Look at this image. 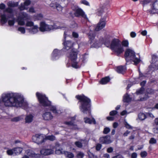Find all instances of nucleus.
<instances>
[{
	"label": "nucleus",
	"instance_id": "obj_1",
	"mask_svg": "<svg viewBox=\"0 0 158 158\" xmlns=\"http://www.w3.org/2000/svg\"><path fill=\"white\" fill-rule=\"evenodd\" d=\"M4 103L6 107H21L24 101L23 97L19 95H15L13 93H7L2 95L0 99Z\"/></svg>",
	"mask_w": 158,
	"mask_h": 158
},
{
	"label": "nucleus",
	"instance_id": "obj_2",
	"mask_svg": "<svg viewBox=\"0 0 158 158\" xmlns=\"http://www.w3.org/2000/svg\"><path fill=\"white\" fill-rule=\"evenodd\" d=\"M75 98L78 100L79 109L81 112L84 114H91V101L90 98L83 94L77 95Z\"/></svg>",
	"mask_w": 158,
	"mask_h": 158
},
{
	"label": "nucleus",
	"instance_id": "obj_3",
	"mask_svg": "<svg viewBox=\"0 0 158 158\" xmlns=\"http://www.w3.org/2000/svg\"><path fill=\"white\" fill-rule=\"evenodd\" d=\"M36 96L40 105L44 107H50V110L54 114H58V110H57L56 107L54 106H51V102L45 94L37 92Z\"/></svg>",
	"mask_w": 158,
	"mask_h": 158
},
{
	"label": "nucleus",
	"instance_id": "obj_4",
	"mask_svg": "<svg viewBox=\"0 0 158 158\" xmlns=\"http://www.w3.org/2000/svg\"><path fill=\"white\" fill-rule=\"evenodd\" d=\"M70 44L68 41H65L63 43L64 47L62 49L59 50L57 49H55L54 50L52 53V59L53 60H56L63 55H67L71 48L70 45H69Z\"/></svg>",
	"mask_w": 158,
	"mask_h": 158
},
{
	"label": "nucleus",
	"instance_id": "obj_5",
	"mask_svg": "<svg viewBox=\"0 0 158 158\" xmlns=\"http://www.w3.org/2000/svg\"><path fill=\"white\" fill-rule=\"evenodd\" d=\"M110 48L113 52L116 53V55L118 56H120L124 51L123 48L121 44V41L118 39L114 38L112 40L110 44Z\"/></svg>",
	"mask_w": 158,
	"mask_h": 158
},
{
	"label": "nucleus",
	"instance_id": "obj_6",
	"mask_svg": "<svg viewBox=\"0 0 158 158\" xmlns=\"http://www.w3.org/2000/svg\"><path fill=\"white\" fill-rule=\"evenodd\" d=\"M56 28L54 24L53 25L46 24L44 22H41L40 23V30L41 32L49 31Z\"/></svg>",
	"mask_w": 158,
	"mask_h": 158
},
{
	"label": "nucleus",
	"instance_id": "obj_7",
	"mask_svg": "<svg viewBox=\"0 0 158 158\" xmlns=\"http://www.w3.org/2000/svg\"><path fill=\"white\" fill-rule=\"evenodd\" d=\"M135 52L132 50L128 48L126 49L124 54L125 59L127 62L131 61V59L135 57Z\"/></svg>",
	"mask_w": 158,
	"mask_h": 158
},
{
	"label": "nucleus",
	"instance_id": "obj_8",
	"mask_svg": "<svg viewBox=\"0 0 158 158\" xmlns=\"http://www.w3.org/2000/svg\"><path fill=\"white\" fill-rule=\"evenodd\" d=\"M32 140L33 141L38 144H40L44 143L46 139L44 138L41 134H36L32 136Z\"/></svg>",
	"mask_w": 158,
	"mask_h": 158
},
{
	"label": "nucleus",
	"instance_id": "obj_9",
	"mask_svg": "<svg viewBox=\"0 0 158 158\" xmlns=\"http://www.w3.org/2000/svg\"><path fill=\"white\" fill-rule=\"evenodd\" d=\"M99 141L100 143L104 144H109L111 142L110 139V136L108 135L100 137Z\"/></svg>",
	"mask_w": 158,
	"mask_h": 158
},
{
	"label": "nucleus",
	"instance_id": "obj_10",
	"mask_svg": "<svg viewBox=\"0 0 158 158\" xmlns=\"http://www.w3.org/2000/svg\"><path fill=\"white\" fill-rule=\"evenodd\" d=\"M74 15L76 17L81 16L84 19H87V16L85 14L84 11L81 8H80L74 12Z\"/></svg>",
	"mask_w": 158,
	"mask_h": 158
},
{
	"label": "nucleus",
	"instance_id": "obj_11",
	"mask_svg": "<svg viewBox=\"0 0 158 158\" xmlns=\"http://www.w3.org/2000/svg\"><path fill=\"white\" fill-rule=\"evenodd\" d=\"M106 24V22L105 21H103V19H101L100 22L95 28V30L96 31H98L102 29L105 27Z\"/></svg>",
	"mask_w": 158,
	"mask_h": 158
},
{
	"label": "nucleus",
	"instance_id": "obj_12",
	"mask_svg": "<svg viewBox=\"0 0 158 158\" xmlns=\"http://www.w3.org/2000/svg\"><path fill=\"white\" fill-rule=\"evenodd\" d=\"M152 61L154 63V64L153 65V68L154 70L158 69V57L155 55L152 56Z\"/></svg>",
	"mask_w": 158,
	"mask_h": 158
},
{
	"label": "nucleus",
	"instance_id": "obj_13",
	"mask_svg": "<svg viewBox=\"0 0 158 158\" xmlns=\"http://www.w3.org/2000/svg\"><path fill=\"white\" fill-rule=\"evenodd\" d=\"M40 153L41 155L44 156H48L53 154V151L51 149L42 148L40 151Z\"/></svg>",
	"mask_w": 158,
	"mask_h": 158
},
{
	"label": "nucleus",
	"instance_id": "obj_14",
	"mask_svg": "<svg viewBox=\"0 0 158 158\" xmlns=\"http://www.w3.org/2000/svg\"><path fill=\"white\" fill-rule=\"evenodd\" d=\"M70 53L69 58L71 60H77V55L78 52L76 51H75L73 50H71V48L69 49V52L67 53Z\"/></svg>",
	"mask_w": 158,
	"mask_h": 158
},
{
	"label": "nucleus",
	"instance_id": "obj_15",
	"mask_svg": "<svg viewBox=\"0 0 158 158\" xmlns=\"http://www.w3.org/2000/svg\"><path fill=\"white\" fill-rule=\"evenodd\" d=\"M27 154L29 156L35 158H40V155L38 153H35L34 152L31 150L27 151Z\"/></svg>",
	"mask_w": 158,
	"mask_h": 158
},
{
	"label": "nucleus",
	"instance_id": "obj_16",
	"mask_svg": "<svg viewBox=\"0 0 158 158\" xmlns=\"http://www.w3.org/2000/svg\"><path fill=\"white\" fill-rule=\"evenodd\" d=\"M42 117L45 120H50L52 119L53 116L50 112H46L42 115Z\"/></svg>",
	"mask_w": 158,
	"mask_h": 158
},
{
	"label": "nucleus",
	"instance_id": "obj_17",
	"mask_svg": "<svg viewBox=\"0 0 158 158\" xmlns=\"http://www.w3.org/2000/svg\"><path fill=\"white\" fill-rule=\"evenodd\" d=\"M126 70L125 67L122 65L117 66L116 69L117 72L119 73L123 74L126 72Z\"/></svg>",
	"mask_w": 158,
	"mask_h": 158
},
{
	"label": "nucleus",
	"instance_id": "obj_18",
	"mask_svg": "<svg viewBox=\"0 0 158 158\" xmlns=\"http://www.w3.org/2000/svg\"><path fill=\"white\" fill-rule=\"evenodd\" d=\"M84 122L86 123H88L89 124H91L93 123L94 124H96V122L95 119L92 118L91 119L88 117H85L84 118Z\"/></svg>",
	"mask_w": 158,
	"mask_h": 158
},
{
	"label": "nucleus",
	"instance_id": "obj_19",
	"mask_svg": "<svg viewBox=\"0 0 158 158\" xmlns=\"http://www.w3.org/2000/svg\"><path fill=\"white\" fill-rule=\"evenodd\" d=\"M77 60H71V66L75 69H79L81 67V65L79 64L78 62L76 61Z\"/></svg>",
	"mask_w": 158,
	"mask_h": 158
},
{
	"label": "nucleus",
	"instance_id": "obj_20",
	"mask_svg": "<svg viewBox=\"0 0 158 158\" xmlns=\"http://www.w3.org/2000/svg\"><path fill=\"white\" fill-rule=\"evenodd\" d=\"M96 35L94 31H90L88 34V37L89 40L90 41V43L91 44L92 41L94 40Z\"/></svg>",
	"mask_w": 158,
	"mask_h": 158
},
{
	"label": "nucleus",
	"instance_id": "obj_21",
	"mask_svg": "<svg viewBox=\"0 0 158 158\" xmlns=\"http://www.w3.org/2000/svg\"><path fill=\"white\" fill-rule=\"evenodd\" d=\"M110 80V78L109 77H106L102 78L100 82V83L102 84H106L109 82Z\"/></svg>",
	"mask_w": 158,
	"mask_h": 158
},
{
	"label": "nucleus",
	"instance_id": "obj_22",
	"mask_svg": "<svg viewBox=\"0 0 158 158\" xmlns=\"http://www.w3.org/2000/svg\"><path fill=\"white\" fill-rule=\"evenodd\" d=\"M141 61V60L140 59V57H139V58L136 57L135 54V57H134L133 59H131V61L129 62H131V61H133L134 62V64L136 65L138 64Z\"/></svg>",
	"mask_w": 158,
	"mask_h": 158
},
{
	"label": "nucleus",
	"instance_id": "obj_23",
	"mask_svg": "<svg viewBox=\"0 0 158 158\" xmlns=\"http://www.w3.org/2000/svg\"><path fill=\"white\" fill-rule=\"evenodd\" d=\"M64 154L65 157L68 158H73L74 157V155L72 153L67 151H64Z\"/></svg>",
	"mask_w": 158,
	"mask_h": 158
},
{
	"label": "nucleus",
	"instance_id": "obj_24",
	"mask_svg": "<svg viewBox=\"0 0 158 158\" xmlns=\"http://www.w3.org/2000/svg\"><path fill=\"white\" fill-rule=\"evenodd\" d=\"M14 153L16 155L19 154L22 151L23 148L20 147H16L13 148Z\"/></svg>",
	"mask_w": 158,
	"mask_h": 158
},
{
	"label": "nucleus",
	"instance_id": "obj_25",
	"mask_svg": "<svg viewBox=\"0 0 158 158\" xmlns=\"http://www.w3.org/2000/svg\"><path fill=\"white\" fill-rule=\"evenodd\" d=\"M1 22L2 24H4L6 23L8 21V18L6 17V15L5 14L1 15Z\"/></svg>",
	"mask_w": 158,
	"mask_h": 158
},
{
	"label": "nucleus",
	"instance_id": "obj_26",
	"mask_svg": "<svg viewBox=\"0 0 158 158\" xmlns=\"http://www.w3.org/2000/svg\"><path fill=\"white\" fill-rule=\"evenodd\" d=\"M131 100V98L129 95L126 94L123 97V101L125 102H129Z\"/></svg>",
	"mask_w": 158,
	"mask_h": 158
},
{
	"label": "nucleus",
	"instance_id": "obj_27",
	"mask_svg": "<svg viewBox=\"0 0 158 158\" xmlns=\"http://www.w3.org/2000/svg\"><path fill=\"white\" fill-rule=\"evenodd\" d=\"M139 118L141 120H143L145 119L147 117L146 114L142 113H140L138 115Z\"/></svg>",
	"mask_w": 158,
	"mask_h": 158
},
{
	"label": "nucleus",
	"instance_id": "obj_28",
	"mask_svg": "<svg viewBox=\"0 0 158 158\" xmlns=\"http://www.w3.org/2000/svg\"><path fill=\"white\" fill-rule=\"evenodd\" d=\"M33 116L31 114L27 116L25 118V121L26 123H31L33 120Z\"/></svg>",
	"mask_w": 158,
	"mask_h": 158
},
{
	"label": "nucleus",
	"instance_id": "obj_29",
	"mask_svg": "<svg viewBox=\"0 0 158 158\" xmlns=\"http://www.w3.org/2000/svg\"><path fill=\"white\" fill-rule=\"evenodd\" d=\"M129 42L127 40H123L121 42V44L123 47H127L129 46Z\"/></svg>",
	"mask_w": 158,
	"mask_h": 158
},
{
	"label": "nucleus",
	"instance_id": "obj_30",
	"mask_svg": "<svg viewBox=\"0 0 158 158\" xmlns=\"http://www.w3.org/2000/svg\"><path fill=\"white\" fill-rule=\"evenodd\" d=\"M38 27L37 25L34 26L33 27L31 30L30 31L33 34H35L38 31Z\"/></svg>",
	"mask_w": 158,
	"mask_h": 158
},
{
	"label": "nucleus",
	"instance_id": "obj_31",
	"mask_svg": "<svg viewBox=\"0 0 158 158\" xmlns=\"http://www.w3.org/2000/svg\"><path fill=\"white\" fill-rule=\"evenodd\" d=\"M146 92L149 94L152 95L154 94L155 90L152 88H148L147 89Z\"/></svg>",
	"mask_w": 158,
	"mask_h": 158
},
{
	"label": "nucleus",
	"instance_id": "obj_32",
	"mask_svg": "<svg viewBox=\"0 0 158 158\" xmlns=\"http://www.w3.org/2000/svg\"><path fill=\"white\" fill-rule=\"evenodd\" d=\"M27 15L26 14H23L20 15L18 19L21 20H25L27 19Z\"/></svg>",
	"mask_w": 158,
	"mask_h": 158
},
{
	"label": "nucleus",
	"instance_id": "obj_33",
	"mask_svg": "<svg viewBox=\"0 0 158 158\" xmlns=\"http://www.w3.org/2000/svg\"><path fill=\"white\" fill-rule=\"evenodd\" d=\"M145 90L144 88L141 87L139 90H137L136 91V94H142Z\"/></svg>",
	"mask_w": 158,
	"mask_h": 158
},
{
	"label": "nucleus",
	"instance_id": "obj_34",
	"mask_svg": "<svg viewBox=\"0 0 158 158\" xmlns=\"http://www.w3.org/2000/svg\"><path fill=\"white\" fill-rule=\"evenodd\" d=\"M45 138L46 139V140L48 139L51 141H53L55 139V136L52 135L46 137Z\"/></svg>",
	"mask_w": 158,
	"mask_h": 158
},
{
	"label": "nucleus",
	"instance_id": "obj_35",
	"mask_svg": "<svg viewBox=\"0 0 158 158\" xmlns=\"http://www.w3.org/2000/svg\"><path fill=\"white\" fill-rule=\"evenodd\" d=\"M64 124L69 126H75V124L74 123V122L72 121H71L69 122L65 121L64 122Z\"/></svg>",
	"mask_w": 158,
	"mask_h": 158
},
{
	"label": "nucleus",
	"instance_id": "obj_36",
	"mask_svg": "<svg viewBox=\"0 0 158 158\" xmlns=\"http://www.w3.org/2000/svg\"><path fill=\"white\" fill-rule=\"evenodd\" d=\"M75 145L78 148H81L82 147L83 145L82 143L79 141H76L75 142Z\"/></svg>",
	"mask_w": 158,
	"mask_h": 158
},
{
	"label": "nucleus",
	"instance_id": "obj_37",
	"mask_svg": "<svg viewBox=\"0 0 158 158\" xmlns=\"http://www.w3.org/2000/svg\"><path fill=\"white\" fill-rule=\"evenodd\" d=\"M110 44L111 43L109 40L107 39L105 40L104 44L106 47H108L110 46Z\"/></svg>",
	"mask_w": 158,
	"mask_h": 158
},
{
	"label": "nucleus",
	"instance_id": "obj_38",
	"mask_svg": "<svg viewBox=\"0 0 158 158\" xmlns=\"http://www.w3.org/2000/svg\"><path fill=\"white\" fill-rule=\"evenodd\" d=\"M110 131V129L108 127H106L104 128L103 133L104 134H108Z\"/></svg>",
	"mask_w": 158,
	"mask_h": 158
},
{
	"label": "nucleus",
	"instance_id": "obj_39",
	"mask_svg": "<svg viewBox=\"0 0 158 158\" xmlns=\"http://www.w3.org/2000/svg\"><path fill=\"white\" fill-rule=\"evenodd\" d=\"M104 12V10L102 8H100L98 10L97 15L99 16H101Z\"/></svg>",
	"mask_w": 158,
	"mask_h": 158
},
{
	"label": "nucleus",
	"instance_id": "obj_40",
	"mask_svg": "<svg viewBox=\"0 0 158 158\" xmlns=\"http://www.w3.org/2000/svg\"><path fill=\"white\" fill-rule=\"evenodd\" d=\"M148 94L146 92L145 94V96L143 98H140V101H145L147 100V99H148L149 97L148 95Z\"/></svg>",
	"mask_w": 158,
	"mask_h": 158
},
{
	"label": "nucleus",
	"instance_id": "obj_41",
	"mask_svg": "<svg viewBox=\"0 0 158 158\" xmlns=\"http://www.w3.org/2000/svg\"><path fill=\"white\" fill-rule=\"evenodd\" d=\"M56 9L58 11H61L63 9V7H62L60 4L57 3Z\"/></svg>",
	"mask_w": 158,
	"mask_h": 158
},
{
	"label": "nucleus",
	"instance_id": "obj_42",
	"mask_svg": "<svg viewBox=\"0 0 158 158\" xmlns=\"http://www.w3.org/2000/svg\"><path fill=\"white\" fill-rule=\"evenodd\" d=\"M156 143V140L154 138H152L149 141V143L151 144H155Z\"/></svg>",
	"mask_w": 158,
	"mask_h": 158
},
{
	"label": "nucleus",
	"instance_id": "obj_43",
	"mask_svg": "<svg viewBox=\"0 0 158 158\" xmlns=\"http://www.w3.org/2000/svg\"><path fill=\"white\" fill-rule=\"evenodd\" d=\"M147 153L145 151L141 152L140 153L141 156L142 158L145 157L147 156Z\"/></svg>",
	"mask_w": 158,
	"mask_h": 158
},
{
	"label": "nucleus",
	"instance_id": "obj_44",
	"mask_svg": "<svg viewBox=\"0 0 158 158\" xmlns=\"http://www.w3.org/2000/svg\"><path fill=\"white\" fill-rule=\"evenodd\" d=\"M18 24L19 25L21 26H23L25 25V23L24 20H21L18 19Z\"/></svg>",
	"mask_w": 158,
	"mask_h": 158
},
{
	"label": "nucleus",
	"instance_id": "obj_45",
	"mask_svg": "<svg viewBox=\"0 0 158 158\" xmlns=\"http://www.w3.org/2000/svg\"><path fill=\"white\" fill-rule=\"evenodd\" d=\"M102 147V145L101 144L98 143L96 144L95 149L97 151H99L100 150Z\"/></svg>",
	"mask_w": 158,
	"mask_h": 158
},
{
	"label": "nucleus",
	"instance_id": "obj_46",
	"mask_svg": "<svg viewBox=\"0 0 158 158\" xmlns=\"http://www.w3.org/2000/svg\"><path fill=\"white\" fill-rule=\"evenodd\" d=\"M15 23V19L13 18L12 20H9L8 21V23L9 25L12 26L14 25Z\"/></svg>",
	"mask_w": 158,
	"mask_h": 158
},
{
	"label": "nucleus",
	"instance_id": "obj_47",
	"mask_svg": "<svg viewBox=\"0 0 158 158\" xmlns=\"http://www.w3.org/2000/svg\"><path fill=\"white\" fill-rule=\"evenodd\" d=\"M18 5V3H12V2H10L8 4V6L9 7H15L17 6Z\"/></svg>",
	"mask_w": 158,
	"mask_h": 158
},
{
	"label": "nucleus",
	"instance_id": "obj_48",
	"mask_svg": "<svg viewBox=\"0 0 158 158\" xmlns=\"http://www.w3.org/2000/svg\"><path fill=\"white\" fill-rule=\"evenodd\" d=\"M18 30L20 31L23 34H24L25 33V29L24 27H19L18 28Z\"/></svg>",
	"mask_w": 158,
	"mask_h": 158
},
{
	"label": "nucleus",
	"instance_id": "obj_49",
	"mask_svg": "<svg viewBox=\"0 0 158 158\" xmlns=\"http://www.w3.org/2000/svg\"><path fill=\"white\" fill-rule=\"evenodd\" d=\"M5 12H7L10 14H12L13 13V10L11 8L8 7L5 9Z\"/></svg>",
	"mask_w": 158,
	"mask_h": 158
},
{
	"label": "nucleus",
	"instance_id": "obj_50",
	"mask_svg": "<svg viewBox=\"0 0 158 158\" xmlns=\"http://www.w3.org/2000/svg\"><path fill=\"white\" fill-rule=\"evenodd\" d=\"M118 113V112L116 110H113L111 111L109 113V114L111 116H114L116 115Z\"/></svg>",
	"mask_w": 158,
	"mask_h": 158
},
{
	"label": "nucleus",
	"instance_id": "obj_51",
	"mask_svg": "<svg viewBox=\"0 0 158 158\" xmlns=\"http://www.w3.org/2000/svg\"><path fill=\"white\" fill-rule=\"evenodd\" d=\"M27 27H32L34 26V23L32 21H27L26 24Z\"/></svg>",
	"mask_w": 158,
	"mask_h": 158
},
{
	"label": "nucleus",
	"instance_id": "obj_52",
	"mask_svg": "<svg viewBox=\"0 0 158 158\" xmlns=\"http://www.w3.org/2000/svg\"><path fill=\"white\" fill-rule=\"evenodd\" d=\"M6 152L8 155H12L14 153V152L13 149H9L7 150L6 151Z\"/></svg>",
	"mask_w": 158,
	"mask_h": 158
},
{
	"label": "nucleus",
	"instance_id": "obj_53",
	"mask_svg": "<svg viewBox=\"0 0 158 158\" xmlns=\"http://www.w3.org/2000/svg\"><path fill=\"white\" fill-rule=\"evenodd\" d=\"M112 158H124L123 156L121 154L118 153L116 154L115 156H113Z\"/></svg>",
	"mask_w": 158,
	"mask_h": 158
},
{
	"label": "nucleus",
	"instance_id": "obj_54",
	"mask_svg": "<svg viewBox=\"0 0 158 158\" xmlns=\"http://www.w3.org/2000/svg\"><path fill=\"white\" fill-rule=\"evenodd\" d=\"M20 120V117H15L11 119V121L12 122H17Z\"/></svg>",
	"mask_w": 158,
	"mask_h": 158
},
{
	"label": "nucleus",
	"instance_id": "obj_55",
	"mask_svg": "<svg viewBox=\"0 0 158 158\" xmlns=\"http://www.w3.org/2000/svg\"><path fill=\"white\" fill-rule=\"evenodd\" d=\"M79 7L76 5H73L71 7V9L73 11L75 12L78 8Z\"/></svg>",
	"mask_w": 158,
	"mask_h": 158
},
{
	"label": "nucleus",
	"instance_id": "obj_56",
	"mask_svg": "<svg viewBox=\"0 0 158 158\" xmlns=\"http://www.w3.org/2000/svg\"><path fill=\"white\" fill-rule=\"evenodd\" d=\"M57 2H55V3H51L50 5V6L53 8V9H56V5L57 4Z\"/></svg>",
	"mask_w": 158,
	"mask_h": 158
},
{
	"label": "nucleus",
	"instance_id": "obj_57",
	"mask_svg": "<svg viewBox=\"0 0 158 158\" xmlns=\"http://www.w3.org/2000/svg\"><path fill=\"white\" fill-rule=\"evenodd\" d=\"M31 2L30 0H26L24 3L25 6H27L31 4Z\"/></svg>",
	"mask_w": 158,
	"mask_h": 158
},
{
	"label": "nucleus",
	"instance_id": "obj_58",
	"mask_svg": "<svg viewBox=\"0 0 158 158\" xmlns=\"http://www.w3.org/2000/svg\"><path fill=\"white\" fill-rule=\"evenodd\" d=\"M72 35L73 37L76 38H78L79 36L78 34L74 31L72 32Z\"/></svg>",
	"mask_w": 158,
	"mask_h": 158
},
{
	"label": "nucleus",
	"instance_id": "obj_59",
	"mask_svg": "<svg viewBox=\"0 0 158 158\" xmlns=\"http://www.w3.org/2000/svg\"><path fill=\"white\" fill-rule=\"evenodd\" d=\"M126 127L128 129H131L132 127L127 122H126L125 123Z\"/></svg>",
	"mask_w": 158,
	"mask_h": 158
},
{
	"label": "nucleus",
	"instance_id": "obj_60",
	"mask_svg": "<svg viewBox=\"0 0 158 158\" xmlns=\"http://www.w3.org/2000/svg\"><path fill=\"white\" fill-rule=\"evenodd\" d=\"M84 155L83 153L80 152L77 154V157H81V158H82L84 157Z\"/></svg>",
	"mask_w": 158,
	"mask_h": 158
},
{
	"label": "nucleus",
	"instance_id": "obj_61",
	"mask_svg": "<svg viewBox=\"0 0 158 158\" xmlns=\"http://www.w3.org/2000/svg\"><path fill=\"white\" fill-rule=\"evenodd\" d=\"M113 151V149L112 147H110L107 148V152L109 153L112 152Z\"/></svg>",
	"mask_w": 158,
	"mask_h": 158
},
{
	"label": "nucleus",
	"instance_id": "obj_62",
	"mask_svg": "<svg viewBox=\"0 0 158 158\" xmlns=\"http://www.w3.org/2000/svg\"><path fill=\"white\" fill-rule=\"evenodd\" d=\"M146 83V81L145 80L141 82L140 83V86H141V87L144 88V87L145 86Z\"/></svg>",
	"mask_w": 158,
	"mask_h": 158
},
{
	"label": "nucleus",
	"instance_id": "obj_63",
	"mask_svg": "<svg viewBox=\"0 0 158 158\" xmlns=\"http://www.w3.org/2000/svg\"><path fill=\"white\" fill-rule=\"evenodd\" d=\"M130 35L131 37L134 38L136 36V34L135 32L132 31L131 32Z\"/></svg>",
	"mask_w": 158,
	"mask_h": 158
},
{
	"label": "nucleus",
	"instance_id": "obj_64",
	"mask_svg": "<svg viewBox=\"0 0 158 158\" xmlns=\"http://www.w3.org/2000/svg\"><path fill=\"white\" fill-rule=\"evenodd\" d=\"M137 155L136 153L133 152L132 153L131 156V158H137Z\"/></svg>",
	"mask_w": 158,
	"mask_h": 158
}]
</instances>
